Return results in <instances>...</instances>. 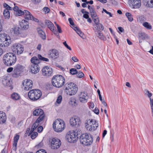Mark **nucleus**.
Listing matches in <instances>:
<instances>
[{
    "instance_id": "f257e3e1",
    "label": "nucleus",
    "mask_w": 153,
    "mask_h": 153,
    "mask_svg": "<svg viewBox=\"0 0 153 153\" xmlns=\"http://www.w3.org/2000/svg\"><path fill=\"white\" fill-rule=\"evenodd\" d=\"M65 93L68 95L71 96L75 95L78 91L77 85L72 82H67L64 86Z\"/></svg>"
},
{
    "instance_id": "f03ea898",
    "label": "nucleus",
    "mask_w": 153,
    "mask_h": 153,
    "mask_svg": "<svg viewBox=\"0 0 153 153\" xmlns=\"http://www.w3.org/2000/svg\"><path fill=\"white\" fill-rule=\"evenodd\" d=\"M65 83V78L62 75H56L54 76L52 79V83L53 86L56 88H60L63 86Z\"/></svg>"
},
{
    "instance_id": "7ed1b4c3",
    "label": "nucleus",
    "mask_w": 153,
    "mask_h": 153,
    "mask_svg": "<svg viewBox=\"0 0 153 153\" xmlns=\"http://www.w3.org/2000/svg\"><path fill=\"white\" fill-rule=\"evenodd\" d=\"M3 60L6 65L10 66L15 63L16 60V56L13 53H8L4 55Z\"/></svg>"
},
{
    "instance_id": "20e7f679",
    "label": "nucleus",
    "mask_w": 153,
    "mask_h": 153,
    "mask_svg": "<svg viewBox=\"0 0 153 153\" xmlns=\"http://www.w3.org/2000/svg\"><path fill=\"white\" fill-rule=\"evenodd\" d=\"M53 127L55 131L60 132L65 129V123L63 120L61 119H57L53 122Z\"/></svg>"
},
{
    "instance_id": "39448f33",
    "label": "nucleus",
    "mask_w": 153,
    "mask_h": 153,
    "mask_svg": "<svg viewBox=\"0 0 153 153\" xmlns=\"http://www.w3.org/2000/svg\"><path fill=\"white\" fill-rule=\"evenodd\" d=\"M79 139L80 143L85 146L91 145L93 141V137L91 135L87 133L82 134Z\"/></svg>"
},
{
    "instance_id": "423d86ee",
    "label": "nucleus",
    "mask_w": 153,
    "mask_h": 153,
    "mask_svg": "<svg viewBox=\"0 0 153 153\" xmlns=\"http://www.w3.org/2000/svg\"><path fill=\"white\" fill-rule=\"evenodd\" d=\"M41 91L37 89L30 90L28 93V97L31 100L35 101L39 99L42 96Z\"/></svg>"
},
{
    "instance_id": "0eeeda50",
    "label": "nucleus",
    "mask_w": 153,
    "mask_h": 153,
    "mask_svg": "<svg viewBox=\"0 0 153 153\" xmlns=\"http://www.w3.org/2000/svg\"><path fill=\"white\" fill-rule=\"evenodd\" d=\"M78 134L77 131H71L68 132L66 136V138L70 143H74L77 140L78 138Z\"/></svg>"
},
{
    "instance_id": "6e6552de",
    "label": "nucleus",
    "mask_w": 153,
    "mask_h": 153,
    "mask_svg": "<svg viewBox=\"0 0 153 153\" xmlns=\"http://www.w3.org/2000/svg\"><path fill=\"white\" fill-rule=\"evenodd\" d=\"M89 122L86 123L85 127L87 130L90 131H95L98 126L97 122L94 119H89Z\"/></svg>"
},
{
    "instance_id": "1a4fd4ad",
    "label": "nucleus",
    "mask_w": 153,
    "mask_h": 153,
    "mask_svg": "<svg viewBox=\"0 0 153 153\" xmlns=\"http://www.w3.org/2000/svg\"><path fill=\"white\" fill-rule=\"evenodd\" d=\"M12 49L14 53L19 55L23 53L24 51V48L21 44L16 43L13 45Z\"/></svg>"
},
{
    "instance_id": "9d476101",
    "label": "nucleus",
    "mask_w": 153,
    "mask_h": 153,
    "mask_svg": "<svg viewBox=\"0 0 153 153\" xmlns=\"http://www.w3.org/2000/svg\"><path fill=\"white\" fill-rule=\"evenodd\" d=\"M51 149H56L59 148L61 145V140L56 137L53 138L51 141Z\"/></svg>"
},
{
    "instance_id": "9b49d317",
    "label": "nucleus",
    "mask_w": 153,
    "mask_h": 153,
    "mask_svg": "<svg viewBox=\"0 0 153 153\" xmlns=\"http://www.w3.org/2000/svg\"><path fill=\"white\" fill-rule=\"evenodd\" d=\"M0 40L3 43L4 46H7L11 43V40L10 37L8 35L3 34L0 37Z\"/></svg>"
},
{
    "instance_id": "f8f14e48",
    "label": "nucleus",
    "mask_w": 153,
    "mask_h": 153,
    "mask_svg": "<svg viewBox=\"0 0 153 153\" xmlns=\"http://www.w3.org/2000/svg\"><path fill=\"white\" fill-rule=\"evenodd\" d=\"M81 123V121L78 116H74L71 117L70 120V123L72 126H79Z\"/></svg>"
},
{
    "instance_id": "ddd939ff",
    "label": "nucleus",
    "mask_w": 153,
    "mask_h": 153,
    "mask_svg": "<svg viewBox=\"0 0 153 153\" xmlns=\"http://www.w3.org/2000/svg\"><path fill=\"white\" fill-rule=\"evenodd\" d=\"M2 82L4 86L7 87H10L12 83L10 77L8 75H4L2 77Z\"/></svg>"
},
{
    "instance_id": "4468645a",
    "label": "nucleus",
    "mask_w": 153,
    "mask_h": 153,
    "mask_svg": "<svg viewBox=\"0 0 153 153\" xmlns=\"http://www.w3.org/2000/svg\"><path fill=\"white\" fill-rule=\"evenodd\" d=\"M33 115L34 116H39L38 117H40V121H42L45 117L43 110L40 108H36L33 111Z\"/></svg>"
},
{
    "instance_id": "2eb2a0df",
    "label": "nucleus",
    "mask_w": 153,
    "mask_h": 153,
    "mask_svg": "<svg viewBox=\"0 0 153 153\" xmlns=\"http://www.w3.org/2000/svg\"><path fill=\"white\" fill-rule=\"evenodd\" d=\"M78 99L82 103H85L87 102L88 96L87 93L85 92H81L78 94Z\"/></svg>"
},
{
    "instance_id": "dca6fc26",
    "label": "nucleus",
    "mask_w": 153,
    "mask_h": 153,
    "mask_svg": "<svg viewBox=\"0 0 153 153\" xmlns=\"http://www.w3.org/2000/svg\"><path fill=\"white\" fill-rule=\"evenodd\" d=\"M23 85L24 89L26 91H28L32 88L33 86V83L32 81L29 79H26L24 80L23 82Z\"/></svg>"
},
{
    "instance_id": "f3484780",
    "label": "nucleus",
    "mask_w": 153,
    "mask_h": 153,
    "mask_svg": "<svg viewBox=\"0 0 153 153\" xmlns=\"http://www.w3.org/2000/svg\"><path fill=\"white\" fill-rule=\"evenodd\" d=\"M128 2L130 5L132 6V8L133 9L139 8L141 5L140 0H129Z\"/></svg>"
},
{
    "instance_id": "a211bd4d",
    "label": "nucleus",
    "mask_w": 153,
    "mask_h": 153,
    "mask_svg": "<svg viewBox=\"0 0 153 153\" xmlns=\"http://www.w3.org/2000/svg\"><path fill=\"white\" fill-rule=\"evenodd\" d=\"M45 23V25L47 26L48 28L53 33L56 35H58L59 33L57 31L55 30V27L53 24L50 21L46 20Z\"/></svg>"
},
{
    "instance_id": "6ab92c4d",
    "label": "nucleus",
    "mask_w": 153,
    "mask_h": 153,
    "mask_svg": "<svg viewBox=\"0 0 153 153\" xmlns=\"http://www.w3.org/2000/svg\"><path fill=\"white\" fill-rule=\"evenodd\" d=\"M42 73L43 76H49L52 75L53 71L52 69L46 66L44 67L42 70Z\"/></svg>"
},
{
    "instance_id": "aec40b11",
    "label": "nucleus",
    "mask_w": 153,
    "mask_h": 153,
    "mask_svg": "<svg viewBox=\"0 0 153 153\" xmlns=\"http://www.w3.org/2000/svg\"><path fill=\"white\" fill-rule=\"evenodd\" d=\"M59 52L56 49H52L50 50L48 56L49 57L53 59L57 58L59 57Z\"/></svg>"
},
{
    "instance_id": "412c9836",
    "label": "nucleus",
    "mask_w": 153,
    "mask_h": 153,
    "mask_svg": "<svg viewBox=\"0 0 153 153\" xmlns=\"http://www.w3.org/2000/svg\"><path fill=\"white\" fill-rule=\"evenodd\" d=\"M10 32L12 34L15 36H20L21 33L19 27L17 26H14L10 28Z\"/></svg>"
},
{
    "instance_id": "4be33fe9",
    "label": "nucleus",
    "mask_w": 153,
    "mask_h": 153,
    "mask_svg": "<svg viewBox=\"0 0 153 153\" xmlns=\"http://www.w3.org/2000/svg\"><path fill=\"white\" fill-rule=\"evenodd\" d=\"M29 68L30 71L32 74H36L39 71V65L32 64L29 66Z\"/></svg>"
},
{
    "instance_id": "5701e85b",
    "label": "nucleus",
    "mask_w": 153,
    "mask_h": 153,
    "mask_svg": "<svg viewBox=\"0 0 153 153\" xmlns=\"http://www.w3.org/2000/svg\"><path fill=\"white\" fill-rule=\"evenodd\" d=\"M6 114L2 111H0V124H5L7 120Z\"/></svg>"
},
{
    "instance_id": "b1692460",
    "label": "nucleus",
    "mask_w": 153,
    "mask_h": 153,
    "mask_svg": "<svg viewBox=\"0 0 153 153\" xmlns=\"http://www.w3.org/2000/svg\"><path fill=\"white\" fill-rule=\"evenodd\" d=\"M19 25L22 29L26 30L29 28L28 22L25 20H23L19 23Z\"/></svg>"
},
{
    "instance_id": "393cba45",
    "label": "nucleus",
    "mask_w": 153,
    "mask_h": 153,
    "mask_svg": "<svg viewBox=\"0 0 153 153\" xmlns=\"http://www.w3.org/2000/svg\"><path fill=\"white\" fill-rule=\"evenodd\" d=\"M40 117H38L36 121L33 125L32 128L30 130V133H32L38 127L39 125V123L41 121H40Z\"/></svg>"
},
{
    "instance_id": "a878e982",
    "label": "nucleus",
    "mask_w": 153,
    "mask_h": 153,
    "mask_svg": "<svg viewBox=\"0 0 153 153\" xmlns=\"http://www.w3.org/2000/svg\"><path fill=\"white\" fill-rule=\"evenodd\" d=\"M88 8L89 9L91 16L93 19L97 17V14L94 8L88 5Z\"/></svg>"
},
{
    "instance_id": "bb28decb",
    "label": "nucleus",
    "mask_w": 153,
    "mask_h": 153,
    "mask_svg": "<svg viewBox=\"0 0 153 153\" xmlns=\"http://www.w3.org/2000/svg\"><path fill=\"white\" fill-rule=\"evenodd\" d=\"M20 136L19 135L16 134L14 137V141L13 144V147L14 148L13 150H16V147L17 144V142L19 139Z\"/></svg>"
},
{
    "instance_id": "cd10ccee",
    "label": "nucleus",
    "mask_w": 153,
    "mask_h": 153,
    "mask_svg": "<svg viewBox=\"0 0 153 153\" xmlns=\"http://www.w3.org/2000/svg\"><path fill=\"white\" fill-rule=\"evenodd\" d=\"M23 15L25 18L28 20L31 19L33 16L30 12L26 10H25Z\"/></svg>"
},
{
    "instance_id": "c85d7f7f",
    "label": "nucleus",
    "mask_w": 153,
    "mask_h": 153,
    "mask_svg": "<svg viewBox=\"0 0 153 153\" xmlns=\"http://www.w3.org/2000/svg\"><path fill=\"white\" fill-rule=\"evenodd\" d=\"M30 61L32 64H35L36 65H38L40 63V61L39 59L36 56L32 57L30 59Z\"/></svg>"
},
{
    "instance_id": "c756f323",
    "label": "nucleus",
    "mask_w": 153,
    "mask_h": 153,
    "mask_svg": "<svg viewBox=\"0 0 153 153\" xmlns=\"http://www.w3.org/2000/svg\"><path fill=\"white\" fill-rule=\"evenodd\" d=\"M24 68L23 66L22 65L18 64L14 67V70L21 74V72L22 71Z\"/></svg>"
},
{
    "instance_id": "7c9ffc66",
    "label": "nucleus",
    "mask_w": 153,
    "mask_h": 153,
    "mask_svg": "<svg viewBox=\"0 0 153 153\" xmlns=\"http://www.w3.org/2000/svg\"><path fill=\"white\" fill-rule=\"evenodd\" d=\"M146 7L150 8H153V0H144Z\"/></svg>"
},
{
    "instance_id": "2f4dec72",
    "label": "nucleus",
    "mask_w": 153,
    "mask_h": 153,
    "mask_svg": "<svg viewBox=\"0 0 153 153\" xmlns=\"http://www.w3.org/2000/svg\"><path fill=\"white\" fill-rule=\"evenodd\" d=\"M11 98L13 100H16L20 99V96L17 93L14 92L11 94Z\"/></svg>"
},
{
    "instance_id": "473e14b6",
    "label": "nucleus",
    "mask_w": 153,
    "mask_h": 153,
    "mask_svg": "<svg viewBox=\"0 0 153 153\" xmlns=\"http://www.w3.org/2000/svg\"><path fill=\"white\" fill-rule=\"evenodd\" d=\"M38 31L40 36L43 39H46V36L45 32L41 29H38Z\"/></svg>"
},
{
    "instance_id": "72a5a7b5",
    "label": "nucleus",
    "mask_w": 153,
    "mask_h": 153,
    "mask_svg": "<svg viewBox=\"0 0 153 153\" xmlns=\"http://www.w3.org/2000/svg\"><path fill=\"white\" fill-rule=\"evenodd\" d=\"M98 37L100 39L103 40L105 41L106 39L105 37L102 33L100 31H98L97 33H96Z\"/></svg>"
},
{
    "instance_id": "f704fd0d",
    "label": "nucleus",
    "mask_w": 153,
    "mask_h": 153,
    "mask_svg": "<svg viewBox=\"0 0 153 153\" xmlns=\"http://www.w3.org/2000/svg\"><path fill=\"white\" fill-rule=\"evenodd\" d=\"M3 15L5 19H9L10 17L9 11L7 10V9H4V11Z\"/></svg>"
},
{
    "instance_id": "c9c22d12",
    "label": "nucleus",
    "mask_w": 153,
    "mask_h": 153,
    "mask_svg": "<svg viewBox=\"0 0 153 153\" xmlns=\"http://www.w3.org/2000/svg\"><path fill=\"white\" fill-rule=\"evenodd\" d=\"M143 25L148 29L150 30L152 29V26L148 22H144L143 24Z\"/></svg>"
},
{
    "instance_id": "e433bc0d",
    "label": "nucleus",
    "mask_w": 153,
    "mask_h": 153,
    "mask_svg": "<svg viewBox=\"0 0 153 153\" xmlns=\"http://www.w3.org/2000/svg\"><path fill=\"white\" fill-rule=\"evenodd\" d=\"M69 103L73 106H75L76 105V100L74 98H71L70 100Z\"/></svg>"
},
{
    "instance_id": "4c0bfd02",
    "label": "nucleus",
    "mask_w": 153,
    "mask_h": 153,
    "mask_svg": "<svg viewBox=\"0 0 153 153\" xmlns=\"http://www.w3.org/2000/svg\"><path fill=\"white\" fill-rule=\"evenodd\" d=\"M73 29L75 30L77 33L82 38H83V33L78 28H73Z\"/></svg>"
},
{
    "instance_id": "58836bf2",
    "label": "nucleus",
    "mask_w": 153,
    "mask_h": 153,
    "mask_svg": "<svg viewBox=\"0 0 153 153\" xmlns=\"http://www.w3.org/2000/svg\"><path fill=\"white\" fill-rule=\"evenodd\" d=\"M38 58L39 60H40L48 62L49 61L48 59L43 57L40 54L38 55Z\"/></svg>"
},
{
    "instance_id": "ea45409f",
    "label": "nucleus",
    "mask_w": 153,
    "mask_h": 153,
    "mask_svg": "<svg viewBox=\"0 0 153 153\" xmlns=\"http://www.w3.org/2000/svg\"><path fill=\"white\" fill-rule=\"evenodd\" d=\"M125 15L129 21L132 22L133 20L132 16L130 13L128 12L126 13Z\"/></svg>"
},
{
    "instance_id": "a19ab883",
    "label": "nucleus",
    "mask_w": 153,
    "mask_h": 153,
    "mask_svg": "<svg viewBox=\"0 0 153 153\" xmlns=\"http://www.w3.org/2000/svg\"><path fill=\"white\" fill-rule=\"evenodd\" d=\"M20 74L14 70L12 74V76L13 77L17 78L19 77L20 76Z\"/></svg>"
},
{
    "instance_id": "79ce46f5",
    "label": "nucleus",
    "mask_w": 153,
    "mask_h": 153,
    "mask_svg": "<svg viewBox=\"0 0 153 153\" xmlns=\"http://www.w3.org/2000/svg\"><path fill=\"white\" fill-rule=\"evenodd\" d=\"M30 134H31L30 137L32 139H34L38 135V133L36 132H33L32 133H31L30 132Z\"/></svg>"
},
{
    "instance_id": "37998d69",
    "label": "nucleus",
    "mask_w": 153,
    "mask_h": 153,
    "mask_svg": "<svg viewBox=\"0 0 153 153\" xmlns=\"http://www.w3.org/2000/svg\"><path fill=\"white\" fill-rule=\"evenodd\" d=\"M68 20L70 24L72 26V28L73 29V28H77L76 25L74 24L73 20L71 18H69L68 19Z\"/></svg>"
},
{
    "instance_id": "c03bdc74",
    "label": "nucleus",
    "mask_w": 153,
    "mask_h": 153,
    "mask_svg": "<svg viewBox=\"0 0 153 153\" xmlns=\"http://www.w3.org/2000/svg\"><path fill=\"white\" fill-rule=\"evenodd\" d=\"M77 71L75 68H72L70 70V72L72 75H74L77 73Z\"/></svg>"
},
{
    "instance_id": "a18cd8bd",
    "label": "nucleus",
    "mask_w": 153,
    "mask_h": 153,
    "mask_svg": "<svg viewBox=\"0 0 153 153\" xmlns=\"http://www.w3.org/2000/svg\"><path fill=\"white\" fill-rule=\"evenodd\" d=\"M76 74L77 76L79 78H82L84 76V74L81 72H77Z\"/></svg>"
},
{
    "instance_id": "49530a36",
    "label": "nucleus",
    "mask_w": 153,
    "mask_h": 153,
    "mask_svg": "<svg viewBox=\"0 0 153 153\" xmlns=\"http://www.w3.org/2000/svg\"><path fill=\"white\" fill-rule=\"evenodd\" d=\"M3 6L5 8V9H7L8 10H11L12 9V8L9 6L6 3H4L3 4Z\"/></svg>"
},
{
    "instance_id": "de8ad7c7",
    "label": "nucleus",
    "mask_w": 153,
    "mask_h": 153,
    "mask_svg": "<svg viewBox=\"0 0 153 153\" xmlns=\"http://www.w3.org/2000/svg\"><path fill=\"white\" fill-rule=\"evenodd\" d=\"M62 100V97L61 95L59 96L56 100V102L58 104L60 103Z\"/></svg>"
},
{
    "instance_id": "09e8293b",
    "label": "nucleus",
    "mask_w": 153,
    "mask_h": 153,
    "mask_svg": "<svg viewBox=\"0 0 153 153\" xmlns=\"http://www.w3.org/2000/svg\"><path fill=\"white\" fill-rule=\"evenodd\" d=\"M25 10L24 11L22 10H19L17 12V14L18 16H21L22 15H23Z\"/></svg>"
},
{
    "instance_id": "8fccbe9b",
    "label": "nucleus",
    "mask_w": 153,
    "mask_h": 153,
    "mask_svg": "<svg viewBox=\"0 0 153 153\" xmlns=\"http://www.w3.org/2000/svg\"><path fill=\"white\" fill-rule=\"evenodd\" d=\"M43 11L45 12V13L46 14L48 13L50 11V9L47 7H44L43 8Z\"/></svg>"
},
{
    "instance_id": "3c124183",
    "label": "nucleus",
    "mask_w": 153,
    "mask_h": 153,
    "mask_svg": "<svg viewBox=\"0 0 153 153\" xmlns=\"http://www.w3.org/2000/svg\"><path fill=\"white\" fill-rule=\"evenodd\" d=\"M85 13L83 15V17L86 19H88L89 17L88 15L89 13V12L87 11H85Z\"/></svg>"
},
{
    "instance_id": "603ef678",
    "label": "nucleus",
    "mask_w": 153,
    "mask_h": 153,
    "mask_svg": "<svg viewBox=\"0 0 153 153\" xmlns=\"http://www.w3.org/2000/svg\"><path fill=\"white\" fill-rule=\"evenodd\" d=\"M150 104L151 111H152V113L153 114V101H152V100L151 98H150Z\"/></svg>"
},
{
    "instance_id": "864d4df0",
    "label": "nucleus",
    "mask_w": 153,
    "mask_h": 153,
    "mask_svg": "<svg viewBox=\"0 0 153 153\" xmlns=\"http://www.w3.org/2000/svg\"><path fill=\"white\" fill-rule=\"evenodd\" d=\"M63 44L69 50H71V48L69 46L68 44L66 43V41H65L63 42Z\"/></svg>"
},
{
    "instance_id": "5fc2aeb1",
    "label": "nucleus",
    "mask_w": 153,
    "mask_h": 153,
    "mask_svg": "<svg viewBox=\"0 0 153 153\" xmlns=\"http://www.w3.org/2000/svg\"><path fill=\"white\" fill-rule=\"evenodd\" d=\"M94 19V21L96 25H98L99 23V20L97 18H95Z\"/></svg>"
},
{
    "instance_id": "6e6d98bb",
    "label": "nucleus",
    "mask_w": 153,
    "mask_h": 153,
    "mask_svg": "<svg viewBox=\"0 0 153 153\" xmlns=\"http://www.w3.org/2000/svg\"><path fill=\"white\" fill-rule=\"evenodd\" d=\"M139 36L142 39H144L146 37V34L144 33H141L139 35Z\"/></svg>"
},
{
    "instance_id": "4d7b16f0",
    "label": "nucleus",
    "mask_w": 153,
    "mask_h": 153,
    "mask_svg": "<svg viewBox=\"0 0 153 153\" xmlns=\"http://www.w3.org/2000/svg\"><path fill=\"white\" fill-rule=\"evenodd\" d=\"M43 129V128L42 126H39L37 128V131L38 132L40 133L42 132Z\"/></svg>"
},
{
    "instance_id": "13d9d810",
    "label": "nucleus",
    "mask_w": 153,
    "mask_h": 153,
    "mask_svg": "<svg viewBox=\"0 0 153 153\" xmlns=\"http://www.w3.org/2000/svg\"><path fill=\"white\" fill-rule=\"evenodd\" d=\"M56 26L57 27V28L58 32L60 33H62V29L61 27L59 26V25L57 24H56Z\"/></svg>"
},
{
    "instance_id": "bf43d9fd",
    "label": "nucleus",
    "mask_w": 153,
    "mask_h": 153,
    "mask_svg": "<svg viewBox=\"0 0 153 153\" xmlns=\"http://www.w3.org/2000/svg\"><path fill=\"white\" fill-rule=\"evenodd\" d=\"M93 111L94 113L96 114H98L99 113V111L98 108H95Z\"/></svg>"
},
{
    "instance_id": "052dcab7",
    "label": "nucleus",
    "mask_w": 153,
    "mask_h": 153,
    "mask_svg": "<svg viewBox=\"0 0 153 153\" xmlns=\"http://www.w3.org/2000/svg\"><path fill=\"white\" fill-rule=\"evenodd\" d=\"M36 153H47L44 150H39L36 152Z\"/></svg>"
},
{
    "instance_id": "680f3d73",
    "label": "nucleus",
    "mask_w": 153,
    "mask_h": 153,
    "mask_svg": "<svg viewBox=\"0 0 153 153\" xmlns=\"http://www.w3.org/2000/svg\"><path fill=\"white\" fill-rule=\"evenodd\" d=\"M72 60L74 62H76L79 61L78 59L76 56H74L72 58Z\"/></svg>"
},
{
    "instance_id": "e2e57ef3",
    "label": "nucleus",
    "mask_w": 153,
    "mask_h": 153,
    "mask_svg": "<svg viewBox=\"0 0 153 153\" xmlns=\"http://www.w3.org/2000/svg\"><path fill=\"white\" fill-rule=\"evenodd\" d=\"M118 29L119 31V32H118L119 33H120V32L121 33L123 32L124 30L123 28L120 27H118Z\"/></svg>"
},
{
    "instance_id": "0e129e2a",
    "label": "nucleus",
    "mask_w": 153,
    "mask_h": 153,
    "mask_svg": "<svg viewBox=\"0 0 153 153\" xmlns=\"http://www.w3.org/2000/svg\"><path fill=\"white\" fill-rule=\"evenodd\" d=\"M146 93L147 94V95L150 98H151V97L152 96V94L151 93H150L149 91L148 90L146 91Z\"/></svg>"
},
{
    "instance_id": "69168bd1",
    "label": "nucleus",
    "mask_w": 153,
    "mask_h": 153,
    "mask_svg": "<svg viewBox=\"0 0 153 153\" xmlns=\"http://www.w3.org/2000/svg\"><path fill=\"white\" fill-rule=\"evenodd\" d=\"M13 68L12 67H9L7 69V72L10 73L12 71Z\"/></svg>"
},
{
    "instance_id": "338daca9",
    "label": "nucleus",
    "mask_w": 153,
    "mask_h": 153,
    "mask_svg": "<svg viewBox=\"0 0 153 153\" xmlns=\"http://www.w3.org/2000/svg\"><path fill=\"white\" fill-rule=\"evenodd\" d=\"M139 19L140 22H142L145 20V18L142 16L139 17Z\"/></svg>"
},
{
    "instance_id": "774afa93",
    "label": "nucleus",
    "mask_w": 153,
    "mask_h": 153,
    "mask_svg": "<svg viewBox=\"0 0 153 153\" xmlns=\"http://www.w3.org/2000/svg\"><path fill=\"white\" fill-rule=\"evenodd\" d=\"M94 104L93 103H90L89 105V107L90 108H93L94 107Z\"/></svg>"
}]
</instances>
